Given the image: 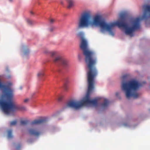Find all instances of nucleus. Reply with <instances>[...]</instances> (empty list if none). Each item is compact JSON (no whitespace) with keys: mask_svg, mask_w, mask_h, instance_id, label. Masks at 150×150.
<instances>
[{"mask_svg":"<svg viewBox=\"0 0 150 150\" xmlns=\"http://www.w3.org/2000/svg\"><path fill=\"white\" fill-rule=\"evenodd\" d=\"M63 97L62 96L59 97L58 99V100L59 101H61Z\"/></svg>","mask_w":150,"mask_h":150,"instance_id":"21","label":"nucleus"},{"mask_svg":"<svg viewBox=\"0 0 150 150\" xmlns=\"http://www.w3.org/2000/svg\"><path fill=\"white\" fill-rule=\"evenodd\" d=\"M29 51L28 50H27L25 51L24 54H27L29 53Z\"/></svg>","mask_w":150,"mask_h":150,"instance_id":"18","label":"nucleus"},{"mask_svg":"<svg viewBox=\"0 0 150 150\" xmlns=\"http://www.w3.org/2000/svg\"><path fill=\"white\" fill-rule=\"evenodd\" d=\"M17 122L16 120L11 121L10 122V125L11 126L15 125H16Z\"/></svg>","mask_w":150,"mask_h":150,"instance_id":"15","label":"nucleus"},{"mask_svg":"<svg viewBox=\"0 0 150 150\" xmlns=\"http://www.w3.org/2000/svg\"><path fill=\"white\" fill-rule=\"evenodd\" d=\"M119 93L118 92H117L116 93V96H117L119 95Z\"/></svg>","mask_w":150,"mask_h":150,"instance_id":"23","label":"nucleus"},{"mask_svg":"<svg viewBox=\"0 0 150 150\" xmlns=\"http://www.w3.org/2000/svg\"><path fill=\"white\" fill-rule=\"evenodd\" d=\"M30 13H31V14H33V12H32V11H31V12H30Z\"/></svg>","mask_w":150,"mask_h":150,"instance_id":"25","label":"nucleus"},{"mask_svg":"<svg viewBox=\"0 0 150 150\" xmlns=\"http://www.w3.org/2000/svg\"><path fill=\"white\" fill-rule=\"evenodd\" d=\"M68 3L67 8H71L74 6V0H67Z\"/></svg>","mask_w":150,"mask_h":150,"instance_id":"10","label":"nucleus"},{"mask_svg":"<svg viewBox=\"0 0 150 150\" xmlns=\"http://www.w3.org/2000/svg\"><path fill=\"white\" fill-rule=\"evenodd\" d=\"M55 20L53 19H50V22L51 23H52L55 21Z\"/></svg>","mask_w":150,"mask_h":150,"instance_id":"19","label":"nucleus"},{"mask_svg":"<svg viewBox=\"0 0 150 150\" xmlns=\"http://www.w3.org/2000/svg\"><path fill=\"white\" fill-rule=\"evenodd\" d=\"M124 125L125 126H126V125L125 124H124Z\"/></svg>","mask_w":150,"mask_h":150,"instance_id":"27","label":"nucleus"},{"mask_svg":"<svg viewBox=\"0 0 150 150\" xmlns=\"http://www.w3.org/2000/svg\"><path fill=\"white\" fill-rule=\"evenodd\" d=\"M29 100V99L28 98H26L24 100L23 102L24 103H26L28 102Z\"/></svg>","mask_w":150,"mask_h":150,"instance_id":"17","label":"nucleus"},{"mask_svg":"<svg viewBox=\"0 0 150 150\" xmlns=\"http://www.w3.org/2000/svg\"><path fill=\"white\" fill-rule=\"evenodd\" d=\"M109 101L108 100L105 99L104 100V103L101 104L103 108H105L107 107L109 104Z\"/></svg>","mask_w":150,"mask_h":150,"instance_id":"11","label":"nucleus"},{"mask_svg":"<svg viewBox=\"0 0 150 150\" xmlns=\"http://www.w3.org/2000/svg\"><path fill=\"white\" fill-rule=\"evenodd\" d=\"M81 37V41L80 47L83 51V54L85 56V61L88 69L87 72L88 89L86 96L81 101H71L67 103V107H70L77 110L82 107L88 105L96 106L98 105V100L95 99L91 100L90 94L94 88V79L98 74V72L95 67L97 59L94 57V53L88 49V42L84 38L83 33L79 32L77 34Z\"/></svg>","mask_w":150,"mask_h":150,"instance_id":"1","label":"nucleus"},{"mask_svg":"<svg viewBox=\"0 0 150 150\" xmlns=\"http://www.w3.org/2000/svg\"><path fill=\"white\" fill-rule=\"evenodd\" d=\"M27 22L29 24H32V22L30 20H27Z\"/></svg>","mask_w":150,"mask_h":150,"instance_id":"20","label":"nucleus"},{"mask_svg":"<svg viewBox=\"0 0 150 150\" xmlns=\"http://www.w3.org/2000/svg\"><path fill=\"white\" fill-rule=\"evenodd\" d=\"M8 137V138H11L13 137L12 135V130L11 129L8 130L7 131Z\"/></svg>","mask_w":150,"mask_h":150,"instance_id":"12","label":"nucleus"},{"mask_svg":"<svg viewBox=\"0 0 150 150\" xmlns=\"http://www.w3.org/2000/svg\"><path fill=\"white\" fill-rule=\"evenodd\" d=\"M53 28H51L50 29V31H52L53 30Z\"/></svg>","mask_w":150,"mask_h":150,"instance_id":"22","label":"nucleus"},{"mask_svg":"<svg viewBox=\"0 0 150 150\" xmlns=\"http://www.w3.org/2000/svg\"><path fill=\"white\" fill-rule=\"evenodd\" d=\"M91 19L92 16L90 13H83L79 18L78 25V28H81L88 27L91 23Z\"/></svg>","mask_w":150,"mask_h":150,"instance_id":"5","label":"nucleus"},{"mask_svg":"<svg viewBox=\"0 0 150 150\" xmlns=\"http://www.w3.org/2000/svg\"><path fill=\"white\" fill-rule=\"evenodd\" d=\"M21 147V145L20 144H18L16 146V148L17 150H19Z\"/></svg>","mask_w":150,"mask_h":150,"instance_id":"16","label":"nucleus"},{"mask_svg":"<svg viewBox=\"0 0 150 150\" xmlns=\"http://www.w3.org/2000/svg\"><path fill=\"white\" fill-rule=\"evenodd\" d=\"M120 23H106L104 20L102 19V17L100 15H96L93 18L92 24L95 26H99L101 28V31L103 32L105 30L109 32L110 35L114 36V33L112 30V28L115 27V25H117L119 26H122Z\"/></svg>","mask_w":150,"mask_h":150,"instance_id":"4","label":"nucleus"},{"mask_svg":"<svg viewBox=\"0 0 150 150\" xmlns=\"http://www.w3.org/2000/svg\"><path fill=\"white\" fill-rule=\"evenodd\" d=\"M29 132L30 135L35 136H38L41 133V132L38 129L33 128H30L29 130Z\"/></svg>","mask_w":150,"mask_h":150,"instance_id":"8","label":"nucleus"},{"mask_svg":"<svg viewBox=\"0 0 150 150\" xmlns=\"http://www.w3.org/2000/svg\"><path fill=\"white\" fill-rule=\"evenodd\" d=\"M45 121V120L44 119L36 120L33 121L31 123V125H40L44 123Z\"/></svg>","mask_w":150,"mask_h":150,"instance_id":"9","label":"nucleus"},{"mask_svg":"<svg viewBox=\"0 0 150 150\" xmlns=\"http://www.w3.org/2000/svg\"><path fill=\"white\" fill-rule=\"evenodd\" d=\"M50 54L51 57L54 58L53 61L54 62L60 64L65 68L68 67L69 66V61L67 59L59 56L54 57L57 55V52H51Z\"/></svg>","mask_w":150,"mask_h":150,"instance_id":"6","label":"nucleus"},{"mask_svg":"<svg viewBox=\"0 0 150 150\" xmlns=\"http://www.w3.org/2000/svg\"><path fill=\"white\" fill-rule=\"evenodd\" d=\"M122 79V89L125 92L127 98L129 99L131 97L134 98H138L139 95L136 91L140 86V84L137 81L134 80L127 81V75H123Z\"/></svg>","mask_w":150,"mask_h":150,"instance_id":"2","label":"nucleus"},{"mask_svg":"<svg viewBox=\"0 0 150 150\" xmlns=\"http://www.w3.org/2000/svg\"><path fill=\"white\" fill-rule=\"evenodd\" d=\"M120 17L121 20L112 23H116L118 22L120 23L121 26H119L117 25L116 24L115 26H117L119 28H123L125 30V33L127 35H129L130 37L133 36V33L135 30L139 29L140 27V19L139 18H136L134 19L132 22V26L128 27V22L126 18V15L125 13H121Z\"/></svg>","mask_w":150,"mask_h":150,"instance_id":"3","label":"nucleus"},{"mask_svg":"<svg viewBox=\"0 0 150 150\" xmlns=\"http://www.w3.org/2000/svg\"><path fill=\"white\" fill-rule=\"evenodd\" d=\"M143 8L144 10V12L142 17V19L146 20L150 17V6L144 5Z\"/></svg>","mask_w":150,"mask_h":150,"instance_id":"7","label":"nucleus"},{"mask_svg":"<svg viewBox=\"0 0 150 150\" xmlns=\"http://www.w3.org/2000/svg\"><path fill=\"white\" fill-rule=\"evenodd\" d=\"M65 90H67V89L66 88H65Z\"/></svg>","mask_w":150,"mask_h":150,"instance_id":"26","label":"nucleus"},{"mask_svg":"<svg viewBox=\"0 0 150 150\" xmlns=\"http://www.w3.org/2000/svg\"><path fill=\"white\" fill-rule=\"evenodd\" d=\"M28 121L27 120H22L21 121V125H25L28 123Z\"/></svg>","mask_w":150,"mask_h":150,"instance_id":"14","label":"nucleus"},{"mask_svg":"<svg viewBox=\"0 0 150 150\" xmlns=\"http://www.w3.org/2000/svg\"><path fill=\"white\" fill-rule=\"evenodd\" d=\"M9 1L10 2H12L13 1V0H9Z\"/></svg>","mask_w":150,"mask_h":150,"instance_id":"24","label":"nucleus"},{"mask_svg":"<svg viewBox=\"0 0 150 150\" xmlns=\"http://www.w3.org/2000/svg\"><path fill=\"white\" fill-rule=\"evenodd\" d=\"M44 75V73L43 71L39 72L37 74L39 78L42 77Z\"/></svg>","mask_w":150,"mask_h":150,"instance_id":"13","label":"nucleus"}]
</instances>
